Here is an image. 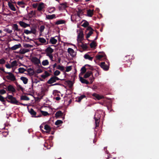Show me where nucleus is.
I'll use <instances>...</instances> for the list:
<instances>
[{
    "label": "nucleus",
    "instance_id": "nucleus-1",
    "mask_svg": "<svg viewBox=\"0 0 159 159\" xmlns=\"http://www.w3.org/2000/svg\"><path fill=\"white\" fill-rule=\"evenodd\" d=\"M54 51V50L50 46L48 47L45 50L46 56L48 57L52 61H53V57L52 53Z\"/></svg>",
    "mask_w": 159,
    "mask_h": 159
},
{
    "label": "nucleus",
    "instance_id": "nucleus-2",
    "mask_svg": "<svg viewBox=\"0 0 159 159\" xmlns=\"http://www.w3.org/2000/svg\"><path fill=\"white\" fill-rule=\"evenodd\" d=\"M6 98L9 100H7V101L8 102L12 104L19 105V104H18V102L16 100V98L13 97L12 96L7 94V96Z\"/></svg>",
    "mask_w": 159,
    "mask_h": 159
},
{
    "label": "nucleus",
    "instance_id": "nucleus-3",
    "mask_svg": "<svg viewBox=\"0 0 159 159\" xmlns=\"http://www.w3.org/2000/svg\"><path fill=\"white\" fill-rule=\"evenodd\" d=\"M83 11L82 10L79 9L77 11V15H74L71 16V20L73 21V20H72V18L75 17H77V18L75 20V21H77L78 20H80V19L83 15Z\"/></svg>",
    "mask_w": 159,
    "mask_h": 159
},
{
    "label": "nucleus",
    "instance_id": "nucleus-4",
    "mask_svg": "<svg viewBox=\"0 0 159 159\" xmlns=\"http://www.w3.org/2000/svg\"><path fill=\"white\" fill-rule=\"evenodd\" d=\"M84 39V34L82 30H79L78 31V34L77 37V43L81 41Z\"/></svg>",
    "mask_w": 159,
    "mask_h": 159
},
{
    "label": "nucleus",
    "instance_id": "nucleus-5",
    "mask_svg": "<svg viewBox=\"0 0 159 159\" xmlns=\"http://www.w3.org/2000/svg\"><path fill=\"white\" fill-rule=\"evenodd\" d=\"M8 75L6 76L7 79L12 81H14L16 80V78L14 75L10 72H7V73Z\"/></svg>",
    "mask_w": 159,
    "mask_h": 159
},
{
    "label": "nucleus",
    "instance_id": "nucleus-6",
    "mask_svg": "<svg viewBox=\"0 0 159 159\" xmlns=\"http://www.w3.org/2000/svg\"><path fill=\"white\" fill-rule=\"evenodd\" d=\"M67 52L72 57H74L76 55V52H75L73 49L71 48H68Z\"/></svg>",
    "mask_w": 159,
    "mask_h": 159
},
{
    "label": "nucleus",
    "instance_id": "nucleus-7",
    "mask_svg": "<svg viewBox=\"0 0 159 159\" xmlns=\"http://www.w3.org/2000/svg\"><path fill=\"white\" fill-rule=\"evenodd\" d=\"M55 38H57L60 41V38L59 36H56L55 37H51L50 40V42L52 44H55L57 42V39H55Z\"/></svg>",
    "mask_w": 159,
    "mask_h": 159
},
{
    "label": "nucleus",
    "instance_id": "nucleus-8",
    "mask_svg": "<svg viewBox=\"0 0 159 159\" xmlns=\"http://www.w3.org/2000/svg\"><path fill=\"white\" fill-rule=\"evenodd\" d=\"M92 96L95 97L94 99L96 100H100L104 98V97L103 95H99L96 93H93Z\"/></svg>",
    "mask_w": 159,
    "mask_h": 159
},
{
    "label": "nucleus",
    "instance_id": "nucleus-9",
    "mask_svg": "<svg viewBox=\"0 0 159 159\" xmlns=\"http://www.w3.org/2000/svg\"><path fill=\"white\" fill-rule=\"evenodd\" d=\"M31 61L34 64L39 65L40 64V61L39 59L36 57H33L31 59Z\"/></svg>",
    "mask_w": 159,
    "mask_h": 159
},
{
    "label": "nucleus",
    "instance_id": "nucleus-10",
    "mask_svg": "<svg viewBox=\"0 0 159 159\" xmlns=\"http://www.w3.org/2000/svg\"><path fill=\"white\" fill-rule=\"evenodd\" d=\"M87 30H89V32L87 34L86 38H88L93 34V30L90 27H88L87 28Z\"/></svg>",
    "mask_w": 159,
    "mask_h": 159
},
{
    "label": "nucleus",
    "instance_id": "nucleus-11",
    "mask_svg": "<svg viewBox=\"0 0 159 159\" xmlns=\"http://www.w3.org/2000/svg\"><path fill=\"white\" fill-rule=\"evenodd\" d=\"M77 45L79 47H81L83 49H85L87 48V45L84 44L81 41L77 43Z\"/></svg>",
    "mask_w": 159,
    "mask_h": 159
},
{
    "label": "nucleus",
    "instance_id": "nucleus-12",
    "mask_svg": "<svg viewBox=\"0 0 159 159\" xmlns=\"http://www.w3.org/2000/svg\"><path fill=\"white\" fill-rule=\"evenodd\" d=\"M67 4L66 3L60 4L58 6V8L60 10H64L67 7Z\"/></svg>",
    "mask_w": 159,
    "mask_h": 159
},
{
    "label": "nucleus",
    "instance_id": "nucleus-13",
    "mask_svg": "<svg viewBox=\"0 0 159 159\" xmlns=\"http://www.w3.org/2000/svg\"><path fill=\"white\" fill-rule=\"evenodd\" d=\"M100 66L101 67L105 70H108L109 68V66L106 65L105 63L104 62L101 63Z\"/></svg>",
    "mask_w": 159,
    "mask_h": 159
},
{
    "label": "nucleus",
    "instance_id": "nucleus-14",
    "mask_svg": "<svg viewBox=\"0 0 159 159\" xmlns=\"http://www.w3.org/2000/svg\"><path fill=\"white\" fill-rule=\"evenodd\" d=\"M99 54L96 56V58L97 59L99 60L105 56V55L103 52H99Z\"/></svg>",
    "mask_w": 159,
    "mask_h": 159
},
{
    "label": "nucleus",
    "instance_id": "nucleus-15",
    "mask_svg": "<svg viewBox=\"0 0 159 159\" xmlns=\"http://www.w3.org/2000/svg\"><path fill=\"white\" fill-rule=\"evenodd\" d=\"M38 41L42 44H48V42L43 38H39L37 39Z\"/></svg>",
    "mask_w": 159,
    "mask_h": 159
},
{
    "label": "nucleus",
    "instance_id": "nucleus-16",
    "mask_svg": "<svg viewBox=\"0 0 159 159\" xmlns=\"http://www.w3.org/2000/svg\"><path fill=\"white\" fill-rule=\"evenodd\" d=\"M19 23L20 26L24 28L30 26V25L27 24L22 21H20Z\"/></svg>",
    "mask_w": 159,
    "mask_h": 159
},
{
    "label": "nucleus",
    "instance_id": "nucleus-17",
    "mask_svg": "<svg viewBox=\"0 0 159 159\" xmlns=\"http://www.w3.org/2000/svg\"><path fill=\"white\" fill-rule=\"evenodd\" d=\"M8 5L11 10L13 11H16V9L14 5L12 3L10 2H8Z\"/></svg>",
    "mask_w": 159,
    "mask_h": 159
},
{
    "label": "nucleus",
    "instance_id": "nucleus-18",
    "mask_svg": "<svg viewBox=\"0 0 159 159\" xmlns=\"http://www.w3.org/2000/svg\"><path fill=\"white\" fill-rule=\"evenodd\" d=\"M45 5L43 3H41L39 4L38 7V10L39 11H41L44 8Z\"/></svg>",
    "mask_w": 159,
    "mask_h": 159
},
{
    "label": "nucleus",
    "instance_id": "nucleus-19",
    "mask_svg": "<svg viewBox=\"0 0 159 159\" xmlns=\"http://www.w3.org/2000/svg\"><path fill=\"white\" fill-rule=\"evenodd\" d=\"M26 71L28 73V74L30 75H33L34 74V70L31 68H29L26 70Z\"/></svg>",
    "mask_w": 159,
    "mask_h": 159
},
{
    "label": "nucleus",
    "instance_id": "nucleus-20",
    "mask_svg": "<svg viewBox=\"0 0 159 159\" xmlns=\"http://www.w3.org/2000/svg\"><path fill=\"white\" fill-rule=\"evenodd\" d=\"M35 14V11H31L28 13L27 15V17L28 18H31L34 16Z\"/></svg>",
    "mask_w": 159,
    "mask_h": 159
},
{
    "label": "nucleus",
    "instance_id": "nucleus-21",
    "mask_svg": "<svg viewBox=\"0 0 159 159\" xmlns=\"http://www.w3.org/2000/svg\"><path fill=\"white\" fill-rule=\"evenodd\" d=\"M29 51V50L28 49L24 48L20 49L18 53L21 54H24L25 53L28 52Z\"/></svg>",
    "mask_w": 159,
    "mask_h": 159
},
{
    "label": "nucleus",
    "instance_id": "nucleus-22",
    "mask_svg": "<svg viewBox=\"0 0 159 159\" xmlns=\"http://www.w3.org/2000/svg\"><path fill=\"white\" fill-rule=\"evenodd\" d=\"M94 10H88L87 12V15L89 17H92L93 14Z\"/></svg>",
    "mask_w": 159,
    "mask_h": 159
},
{
    "label": "nucleus",
    "instance_id": "nucleus-23",
    "mask_svg": "<svg viewBox=\"0 0 159 159\" xmlns=\"http://www.w3.org/2000/svg\"><path fill=\"white\" fill-rule=\"evenodd\" d=\"M21 45L20 44H16L12 47L11 48V49L13 50H15L18 48H19L20 47Z\"/></svg>",
    "mask_w": 159,
    "mask_h": 159
},
{
    "label": "nucleus",
    "instance_id": "nucleus-24",
    "mask_svg": "<svg viewBox=\"0 0 159 159\" xmlns=\"http://www.w3.org/2000/svg\"><path fill=\"white\" fill-rule=\"evenodd\" d=\"M29 112L30 114L32 115V117H36V113L35 111L33 109H31L29 111Z\"/></svg>",
    "mask_w": 159,
    "mask_h": 159
},
{
    "label": "nucleus",
    "instance_id": "nucleus-25",
    "mask_svg": "<svg viewBox=\"0 0 159 159\" xmlns=\"http://www.w3.org/2000/svg\"><path fill=\"white\" fill-rule=\"evenodd\" d=\"M20 79L23 81L24 84H26L27 83L28 79L26 77L22 76L20 77Z\"/></svg>",
    "mask_w": 159,
    "mask_h": 159
},
{
    "label": "nucleus",
    "instance_id": "nucleus-26",
    "mask_svg": "<svg viewBox=\"0 0 159 159\" xmlns=\"http://www.w3.org/2000/svg\"><path fill=\"white\" fill-rule=\"evenodd\" d=\"M7 89L8 91H11L12 92H14L15 91V89H14L13 86L11 85L8 86Z\"/></svg>",
    "mask_w": 159,
    "mask_h": 159
},
{
    "label": "nucleus",
    "instance_id": "nucleus-27",
    "mask_svg": "<svg viewBox=\"0 0 159 159\" xmlns=\"http://www.w3.org/2000/svg\"><path fill=\"white\" fill-rule=\"evenodd\" d=\"M56 18V15L55 14H52L51 15H46V19H52Z\"/></svg>",
    "mask_w": 159,
    "mask_h": 159
},
{
    "label": "nucleus",
    "instance_id": "nucleus-28",
    "mask_svg": "<svg viewBox=\"0 0 159 159\" xmlns=\"http://www.w3.org/2000/svg\"><path fill=\"white\" fill-rule=\"evenodd\" d=\"M80 81L82 83H84L86 84H88L89 83L88 81L84 79L81 77H80Z\"/></svg>",
    "mask_w": 159,
    "mask_h": 159
},
{
    "label": "nucleus",
    "instance_id": "nucleus-29",
    "mask_svg": "<svg viewBox=\"0 0 159 159\" xmlns=\"http://www.w3.org/2000/svg\"><path fill=\"white\" fill-rule=\"evenodd\" d=\"M17 4L22 8H24L25 6V3L23 1H19L17 2Z\"/></svg>",
    "mask_w": 159,
    "mask_h": 159
},
{
    "label": "nucleus",
    "instance_id": "nucleus-30",
    "mask_svg": "<svg viewBox=\"0 0 159 159\" xmlns=\"http://www.w3.org/2000/svg\"><path fill=\"white\" fill-rule=\"evenodd\" d=\"M56 82L54 77H51L48 81V84H52Z\"/></svg>",
    "mask_w": 159,
    "mask_h": 159
},
{
    "label": "nucleus",
    "instance_id": "nucleus-31",
    "mask_svg": "<svg viewBox=\"0 0 159 159\" xmlns=\"http://www.w3.org/2000/svg\"><path fill=\"white\" fill-rule=\"evenodd\" d=\"M49 62L48 60L46 59L43 60L42 62V64L43 66H46L49 64Z\"/></svg>",
    "mask_w": 159,
    "mask_h": 159
},
{
    "label": "nucleus",
    "instance_id": "nucleus-32",
    "mask_svg": "<svg viewBox=\"0 0 159 159\" xmlns=\"http://www.w3.org/2000/svg\"><path fill=\"white\" fill-rule=\"evenodd\" d=\"M92 74V72L91 71H88L85 74L84 77L85 78H87L91 76Z\"/></svg>",
    "mask_w": 159,
    "mask_h": 159
},
{
    "label": "nucleus",
    "instance_id": "nucleus-33",
    "mask_svg": "<svg viewBox=\"0 0 159 159\" xmlns=\"http://www.w3.org/2000/svg\"><path fill=\"white\" fill-rule=\"evenodd\" d=\"M84 57L87 59H88L89 60L92 61L93 59V57H91L89 54H85L84 56Z\"/></svg>",
    "mask_w": 159,
    "mask_h": 159
},
{
    "label": "nucleus",
    "instance_id": "nucleus-34",
    "mask_svg": "<svg viewBox=\"0 0 159 159\" xmlns=\"http://www.w3.org/2000/svg\"><path fill=\"white\" fill-rule=\"evenodd\" d=\"M62 115V113L61 111H59L57 112L55 114V116L56 117L58 118L61 116Z\"/></svg>",
    "mask_w": 159,
    "mask_h": 159
},
{
    "label": "nucleus",
    "instance_id": "nucleus-35",
    "mask_svg": "<svg viewBox=\"0 0 159 159\" xmlns=\"http://www.w3.org/2000/svg\"><path fill=\"white\" fill-rule=\"evenodd\" d=\"M13 29L15 31H18L19 30L18 28V25L16 24H14L12 25Z\"/></svg>",
    "mask_w": 159,
    "mask_h": 159
},
{
    "label": "nucleus",
    "instance_id": "nucleus-36",
    "mask_svg": "<svg viewBox=\"0 0 159 159\" xmlns=\"http://www.w3.org/2000/svg\"><path fill=\"white\" fill-rule=\"evenodd\" d=\"M65 21L64 20H58V21H56V22H55V24L56 25H60V24H64L65 23Z\"/></svg>",
    "mask_w": 159,
    "mask_h": 159
},
{
    "label": "nucleus",
    "instance_id": "nucleus-37",
    "mask_svg": "<svg viewBox=\"0 0 159 159\" xmlns=\"http://www.w3.org/2000/svg\"><path fill=\"white\" fill-rule=\"evenodd\" d=\"M24 33L27 34H29L31 33L35 34V32H32V30H25L24 31Z\"/></svg>",
    "mask_w": 159,
    "mask_h": 159
},
{
    "label": "nucleus",
    "instance_id": "nucleus-38",
    "mask_svg": "<svg viewBox=\"0 0 159 159\" xmlns=\"http://www.w3.org/2000/svg\"><path fill=\"white\" fill-rule=\"evenodd\" d=\"M48 10L49 13H52L55 10V8L54 7H49L48 9Z\"/></svg>",
    "mask_w": 159,
    "mask_h": 159
},
{
    "label": "nucleus",
    "instance_id": "nucleus-39",
    "mask_svg": "<svg viewBox=\"0 0 159 159\" xmlns=\"http://www.w3.org/2000/svg\"><path fill=\"white\" fill-rule=\"evenodd\" d=\"M19 72L20 73H23L26 71V70L23 67H20L18 69Z\"/></svg>",
    "mask_w": 159,
    "mask_h": 159
},
{
    "label": "nucleus",
    "instance_id": "nucleus-40",
    "mask_svg": "<svg viewBox=\"0 0 159 159\" xmlns=\"http://www.w3.org/2000/svg\"><path fill=\"white\" fill-rule=\"evenodd\" d=\"M57 69L61 71H63L64 69V67L62 66L59 65L57 66Z\"/></svg>",
    "mask_w": 159,
    "mask_h": 159
},
{
    "label": "nucleus",
    "instance_id": "nucleus-41",
    "mask_svg": "<svg viewBox=\"0 0 159 159\" xmlns=\"http://www.w3.org/2000/svg\"><path fill=\"white\" fill-rule=\"evenodd\" d=\"M12 67L16 66L17 65V62L16 61H14L11 62Z\"/></svg>",
    "mask_w": 159,
    "mask_h": 159
},
{
    "label": "nucleus",
    "instance_id": "nucleus-42",
    "mask_svg": "<svg viewBox=\"0 0 159 159\" xmlns=\"http://www.w3.org/2000/svg\"><path fill=\"white\" fill-rule=\"evenodd\" d=\"M20 99L24 100H29V98L26 96H22L20 98Z\"/></svg>",
    "mask_w": 159,
    "mask_h": 159
},
{
    "label": "nucleus",
    "instance_id": "nucleus-43",
    "mask_svg": "<svg viewBox=\"0 0 159 159\" xmlns=\"http://www.w3.org/2000/svg\"><path fill=\"white\" fill-rule=\"evenodd\" d=\"M66 72H68L70 71L72 69V66H67L66 67Z\"/></svg>",
    "mask_w": 159,
    "mask_h": 159
},
{
    "label": "nucleus",
    "instance_id": "nucleus-44",
    "mask_svg": "<svg viewBox=\"0 0 159 159\" xmlns=\"http://www.w3.org/2000/svg\"><path fill=\"white\" fill-rule=\"evenodd\" d=\"M62 123L63 122L62 120H58L55 122V124L59 126L62 124Z\"/></svg>",
    "mask_w": 159,
    "mask_h": 159
},
{
    "label": "nucleus",
    "instance_id": "nucleus-45",
    "mask_svg": "<svg viewBox=\"0 0 159 159\" xmlns=\"http://www.w3.org/2000/svg\"><path fill=\"white\" fill-rule=\"evenodd\" d=\"M44 129L47 131V132H49L50 130V127L48 125H45L44 126Z\"/></svg>",
    "mask_w": 159,
    "mask_h": 159
},
{
    "label": "nucleus",
    "instance_id": "nucleus-46",
    "mask_svg": "<svg viewBox=\"0 0 159 159\" xmlns=\"http://www.w3.org/2000/svg\"><path fill=\"white\" fill-rule=\"evenodd\" d=\"M89 25V22L86 21H84V23L82 25V26L84 27H86Z\"/></svg>",
    "mask_w": 159,
    "mask_h": 159
},
{
    "label": "nucleus",
    "instance_id": "nucleus-47",
    "mask_svg": "<svg viewBox=\"0 0 159 159\" xmlns=\"http://www.w3.org/2000/svg\"><path fill=\"white\" fill-rule=\"evenodd\" d=\"M90 46L91 48H94L96 47L97 45L95 42H93L90 44Z\"/></svg>",
    "mask_w": 159,
    "mask_h": 159
},
{
    "label": "nucleus",
    "instance_id": "nucleus-48",
    "mask_svg": "<svg viewBox=\"0 0 159 159\" xmlns=\"http://www.w3.org/2000/svg\"><path fill=\"white\" fill-rule=\"evenodd\" d=\"M40 112L44 116H47L49 115V113L47 111H44L42 110L40 111Z\"/></svg>",
    "mask_w": 159,
    "mask_h": 159
},
{
    "label": "nucleus",
    "instance_id": "nucleus-49",
    "mask_svg": "<svg viewBox=\"0 0 159 159\" xmlns=\"http://www.w3.org/2000/svg\"><path fill=\"white\" fill-rule=\"evenodd\" d=\"M85 97V96L84 95H82L80 97H78V100L77 101V102H80L81 100L84 98Z\"/></svg>",
    "mask_w": 159,
    "mask_h": 159
},
{
    "label": "nucleus",
    "instance_id": "nucleus-50",
    "mask_svg": "<svg viewBox=\"0 0 159 159\" xmlns=\"http://www.w3.org/2000/svg\"><path fill=\"white\" fill-rule=\"evenodd\" d=\"M86 69L84 66L81 69V72L83 74L86 71Z\"/></svg>",
    "mask_w": 159,
    "mask_h": 159
},
{
    "label": "nucleus",
    "instance_id": "nucleus-51",
    "mask_svg": "<svg viewBox=\"0 0 159 159\" xmlns=\"http://www.w3.org/2000/svg\"><path fill=\"white\" fill-rule=\"evenodd\" d=\"M60 74V72L58 70H56L54 72V74L55 76H58Z\"/></svg>",
    "mask_w": 159,
    "mask_h": 159
},
{
    "label": "nucleus",
    "instance_id": "nucleus-52",
    "mask_svg": "<svg viewBox=\"0 0 159 159\" xmlns=\"http://www.w3.org/2000/svg\"><path fill=\"white\" fill-rule=\"evenodd\" d=\"M44 28L45 27L44 25H42L40 26V30L41 33H42L43 31Z\"/></svg>",
    "mask_w": 159,
    "mask_h": 159
},
{
    "label": "nucleus",
    "instance_id": "nucleus-53",
    "mask_svg": "<svg viewBox=\"0 0 159 159\" xmlns=\"http://www.w3.org/2000/svg\"><path fill=\"white\" fill-rule=\"evenodd\" d=\"M4 31H5L9 33H11L12 32V30H10L8 28H6L5 29H4Z\"/></svg>",
    "mask_w": 159,
    "mask_h": 159
},
{
    "label": "nucleus",
    "instance_id": "nucleus-54",
    "mask_svg": "<svg viewBox=\"0 0 159 159\" xmlns=\"http://www.w3.org/2000/svg\"><path fill=\"white\" fill-rule=\"evenodd\" d=\"M1 88V85L0 84V89ZM0 101L2 102H4V98L1 95H0Z\"/></svg>",
    "mask_w": 159,
    "mask_h": 159
},
{
    "label": "nucleus",
    "instance_id": "nucleus-55",
    "mask_svg": "<svg viewBox=\"0 0 159 159\" xmlns=\"http://www.w3.org/2000/svg\"><path fill=\"white\" fill-rule=\"evenodd\" d=\"M35 72L39 74L41 73L42 72V70L40 68H38L36 70Z\"/></svg>",
    "mask_w": 159,
    "mask_h": 159
},
{
    "label": "nucleus",
    "instance_id": "nucleus-56",
    "mask_svg": "<svg viewBox=\"0 0 159 159\" xmlns=\"http://www.w3.org/2000/svg\"><path fill=\"white\" fill-rule=\"evenodd\" d=\"M6 67L7 69H10L12 67L11 64H10L8 63H7L6 65Z\"/></svg>",
    "mask_w": 159,
    "mask_h": 159
},
{
    "label": "nucleus",
    "instance_id": "nucleus-57",
    "mask_svg": "<svg viewBox=\"0 0 159 159\" xmlns=\"http://www.w3.org/2000/svg\"><path fill=\"white\" fill-rule=\"evenodd\" d=\"M6 93V91L3 89L0 90V94H3Z\"/></svg>",
    "mask_w": 159,
    "mask_h": 159
},
{
    "label": "nucleus",
    "instance_id": "nucleus-58",
    "mask_svg": "<svg viewBox=\"0 0 159 159\" xmlns=\"http://www.w3.org/2000/svg\"><path fill=\"white\" fill-rule=\"evenodd\" d=\"M5 60L3 59H0V64H4L5 63Z\"/></svg>",
    "mask_w": 159,
    "mask_h": 159
},
{
    "label": "nucleus",
    "instance_id": "nucleus-59",
    "mask_svg": "<svg viewBox=\"0 0 159 159\" xmlns=\"http://www.w3.org/2000/svg\"><path fill=\"white\" fill-rule=\"evenodd\" d=\"M94 78L93 76L92 77H90L89 78V80H90V83L91 84L93 82V81L94 80Z\"/></svg>",
    "mask_w": 159,
    "mask_h": 159
},
{
    "label": "nucleus",
    "instance_id": "nucleus-60",
    "mask_svg": "<svg viewBox=\"0 0 159 159\" xmlns=\"http://www.w3.org/2000/svg\"><path fill=\"white\" fill-rule=\"evenodd\" d=\"M67 44L68 45H70L73 46L74 47L75 49H77V48L75 44H73L71 43H68Z\"/></svg>",
    "mask_w": 159,
    "mask_h": 159
},
{
    "label": "nucleus",
    "instance_id": "nucleus-61",
    "mask_svg": "<svg viewBox=\"0 0 159 159\" xmlns=\"http://www.w3.org/2000/svg\"><path fill=\"white\" fill-rule=\"evenodd\" d=\"M54 78L55 79V80L56 81H56L59 80H60V79L58 77H56V76H54Z\"/></svg>",
    "mask_w": 159,
    "mask_h": 159
},
{
    "label": "nucleus",
    "instance_id": "nucleus-62",
    "mask_svg": "<svg viewBox=\"0 0 159 159\" xmlns=\"http://www.w3.org/2000/svg\"><path fill=\"white\" fill-rule=\"evenodd\" d=\"M2 14V15H3V16H8L9 15V14H7L3 12H2V13H1Z\"/></svg>",
    "mask_w": 159,
    "mask_h": 159
},
{
    "label": "nucleus",
    "instance_id": "nucleus-63",
    "mask_svg": "<svg viewBox=\"0 0 159 159\" xmlns=\"http://www.w3.org/2000/svg\"><path fill=\"white\" fill-rule=\"evenodd\" d=\"M26 38V41H30L32 40V39H29L28 37H27Z\"/></svg>",
    "mask_w": 159,
    "mask_h": 159
},
{
    "label": "nucleus",
    "instance_id": "nucleus-64",
    "mask_svg": "<svg viewBox=\"0 0 159 159\" xmlns=\"http://www.w3.org/2000/svg\"><path fill=\"white\" fill-rule=\"evenodd\" d=\"M57 63H55L53 65H52V67L53 68H54L56 67V66H57Z\"/></svg>",
    "mask_w": 159,
    "mask_h": 159
}]
</instances>
